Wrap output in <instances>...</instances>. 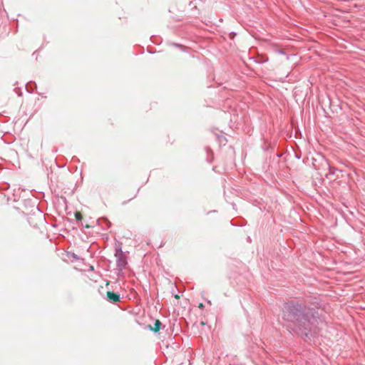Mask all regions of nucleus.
I'll list each match as a JSON object with an SVG mask.
<instances>
[{
  "label": "nucleus",
  "instance_id": "1",
  "mask_svg": "<svg viewBox=\"0 0 365 365\" xmlns=\"http://www.w3.org/2000/svg\"><path fill=\"white\" fill-rule=\"evenodd\" d=\"M282 312V319L291 334L307 339L317 333L319 314L316 308L292 300L284 304Z\"/></svg>",
  "mask_w": 365,
  "mask_h": 365
},
{
  "label": "nucleus",
  "instance_id": "2",
  "mask_svg": "<svg viewBox=\"0 0 365 365\" xmlns=\"http://www.w3.org/2000/svg\"><path fill=\"white\" fill-rule=\"evenodd\" d=\"M115 257H116V266L119 271L124 269L128 264L127 257L122 250L121 245L118 244L115 247Z\"/></svg>",
  "mask_w": 365,
  "mask_h": 365
},
{
  "label": "nucleus",
  "instance_id": "3",
  "mask_svg": "<svg viewBox=\"0 0 365 365\" xmlns=\"http://www.w3.org/2000/svg\"><path fill=\"white\" fill-rule=\"evenodd\" d=\"M104 298L110 303H116L120 301V296L118 293H114L110 291H108L106 292V295L104 297Z\"/></svg>",
  "mask_w": 365,
  "mask_h": 365
},
{
  "label": "nucleus",
  "instance_id": "4",
  "mask_svg": "<svg viewBox=\"0 0 365 365\" xmlns=\"http://www.w3.org/2000/svg\"><path fill=\"white\" fill-rule=\"evenodd\" d=\"M149 329L153 331L155 333L158 332L160 329H165V326L160 322V320L156 319L154 322L153 326H148Z\"/></svg>",
  "mask_w": 365,
  "mask_h": 365
},
{
  "label": "nucleus",
  "instance_id": "5",
  "mask_svg": "<svg viewBox=\"0 0 365 365\" xmlns=\"http://www.w3.org/2000/svg\"><path fill=\"white\" fill-rule=\"evenodd\" d=\"M75 217L76 219L77 223L79 225H81L82 227H86V228H89V227H93V225H83V223L82 222L83 217H82L81 214L79 212H75Z\"/></svg>",
  "mask_w": 365,
  "mask_h": 365
},
{
  "label": "nucleus",
  "instance_id": "6",
  "mask_svg": "<svg viewBox=\"0 0 365 365\" xmlns=\"http://www.w3.org/2000/svg\"><path fill=\"white\" fill-rule=\"evenodd\" d=\"M324 163L326 164L329 169V175H335L336 172L338 171V169L334 167H331L327 160H324Z\"/></svg>",
  "mask_w": 365,
  "mask_h": 365
},
{
  "label": "nucleus",
  "instance_id": "7",
  "mask_svg": "<svg viewBox=\"0 0 365 365\" xmlns=\"http://www.w3.org/2000/svg\"><path fill=\"white\" fill-rule=\"evenodd\" d=\"M36 211H37V213H36V215H34L38 220L40 223H43V221H45V220H46L44 215H43V212L41 211H40V210L38 207H36Z\"/></svg>",
  "mask_w": 365,
  "mask_h": 365
},
{
  "label": "nucleus",
  "instance_id": "8",
  "mask_svg": "<svg viewBox=\"0 0 365 365\" xmlns=\"http://www.w3.org/2000/svg\"><path fill=\"white\" fill-rule=\"evenodd\" d=\"M72 257L74 259H79L78 256L77 255L74 254V253L72 254Z\"/></svg>",
  "mask_w": 365,
  "mask_h": 365
},
{
  "label": "nucleus",
  "instance_id": "9",
  "mask_svg": "<svg viewBox=\"0 0 365 365\" xmlns=\"http://www.w3.org/2000/svg\"><path fill=\"white\" fill-rule=\"evenodd\" d=\"M198 307H199L200 309H202L204 308V305H203V304H202V303H200V304H198Z\"/></svg>",
  "mask_w": 365,
  "mask_h": 365
},
{
  "label": "nucleus",
  "instance_id": "10",
  "mask_svg": "<svg viewBox=\"0 0 365 365\" xmlns=\"http://www.w3.org/2000/svg\"><path fill=\"white\" fill-rule=\"evenodd\" d=\"M279 53H281V54H284L285 53L284 51H282V50L279 51Z\"/></svg>",
  "mask_w": 365,
  "mask_h": 365
},
{
  "label": "nucleus",
  "instance_id": "11",
  "mask_svg": "<svg viewBox=\"0 0 365 365\" xmlns=\"http://www.w3.org/2000/svg\"><path fill=\"white\" fill-rule=\"evenodd\" d=\"M200 324H201L202 326H204V325L205 324V323L204 322H202L200 323Z\"/></svg>",
  "mask_w": 365,
  "mask_h": 365
},
{
  "label": "nucleus",
  "instance_id": "12",
  "mask_svg": "<svg viewBox=\"0 0 365 365\" xmlns=\"http://www.w3.org/2000/svg\"><path fill=\"white\" fill-rule=\"evenodd\" d=\"M177 47H181L182 46L180 44H175Z\"/></svg>",
  "mask_w": 365,
  "mask_h": 365
},
{
  "label": "nucleus",
  "instance_id": "13",
  "mask_svg": "<svg viewBox=\"0 0 365 365\" xmlns=\"http://www.w3.org/2000/svg\"><path fill=\"white\" fill-rule=\"evenodd\" d=\"M110 222H108V227H109L110 226Z\"/></svg>",
  "mask_w": 365,
  "mask_h": 365
},
{
  "label": "nucleus",
  "instance_id": "14",
  "mask_svg": "<svg viewBox=\"0 0 365 365\" xmlns=\"http://www.w3.org/2000/svg\"><path fill=\"white\" fill-rule=\"evenodd\" d=\"M175 297L176 299H178V298H179V296H178V294H175Z\"/></svg>",
  "mask_w": 365,
  "mask_h": 365
}]
</instances>
